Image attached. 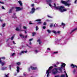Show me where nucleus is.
<instances>
[{
    "label": "nucleus",
    "instance_id": "nucleus-42",
    "mask_svg": "<svg viewBox=\"0 0 77 77\" xmlns=\"http://www.w3.org/2000/svg\"><path fill=\"white\" fill-rule=\"evenodd\" d=\"M34 4H32V5H31V7H34Z\"/></svg>",
    "mask_w": 77,
    "mask_h": 77
},
{
    "label": "nucleus",
    "instance_id": "nucleus-5",
    "mask_svg": "<svg viewBox=\"0 0 77 77\" xmlns=\"http://www.w3.org/2000/svg\"><path fill=\"white\" fill-rule=\"evenodd\" d=\"M64 66H66V64L64 63H63L61 65V67L59 68V70L61 72V73H62L63 72L62 69H63V67H64Z\"/></svg>",
    "mask_w": 77,
    "mask_h": 77
},
{
    "label": "nucleus",
    "instance_id": "nucleus-26",
    "mask_svg": "<svg viewBox=\"0 0 77 77\" xmlns=\"http://www.w3.org/2000/svg\"><path fill=\"white\" fill-rule=\"evenodd\" d=\"M52 32L54 33L55 34H57V32L55 31H52Z\"/></svg>",
    "mask_w": 77,
    "mask_h": 77
},
{
    "label": "nucleus",
    "instance_id": "nucleus-40",
    "mask_svg": "<svg viewBox=\"0 0 77 77\" xmlns=\"http://www.w3.org/2000/svg\"><path fill=\"white\" fill-rule=\"evenodd\" d=\"M27 46H28V47H29L30 48H32V47H30V46H29L28 44H26Z\"/></svg>",
    "mask_w": 77,
    "mask_h": 77
},
{
    "label": "nucleus",
    "instance_id": "nucleus-23",
    "mask_svg": "<svg viewBox=\"0 0 77 77\" xmlns=\"http://www.w3.org/2000/svg\"><path fill=\"white\" fill-rule=\"evenodd\" d=\"M53 26V23H51L50 25V28H52V27Z\"/></svg>",
    "mask_w": 77,
    "mask_h": 77
},
{
    "label": "nucleus",
    "instance_id": "nucleus-30",
    "mask_svg": "<svg viewBox=\"0 0 77 77\" xmlns=\"http://www.w3.org/2000/svg\"><path fill=\"white\" fill-rule=\"evenodd\" d=\"M20 36H21V37L22 36V37L23 38H24V35H21V34H20Z\"/></svg>",
    "mask_w": 77,
    "mask_h": 77
},
{
    "label": "nucleus",
    "instance_id": "nucleus-10",
    "mask_svg": "<svg viewBox=\"0 0 77 77\" xmlns=\"http://www.w3.org/2000/svg\"><path fill=\"white\" fill-rule=\"evenodd\" d=\"M41 19H37L35 21L36 22H38V23L41 24L42 23V22L41 21Z\"/></svg>",
    "mask_w": 77,
    "mask_h": 77
},
{
    "label": "nucleus",
    "instance_id": "nucleus-6",
    "mask_svg": "<svg viewBox=\"0 0 77 77\" xmlns=\"http://www.w3.org/2000/svg\"><path fill=\"white\" fill-rule=\"evenodd\" d=\"M52 73L54 74V75H55L58 72V68H54L52 70Z\"/></svg>",
    "mask_w": 77,
    "mask_h": 77
},
{
    "label": "nucleus",
    "instance_id": "nucleus-49",
    "mask_svg": "<svg viewBox=\"0 0 77 77\" xmlns=\"http://www.w3.org/2000/svg\"><path fill=\"white\" fill-rule=\"evenodd\" d=\"M13 44H16V43H15V41H13Z\"/></svg>",
    "mask_w": 77,
    "mask_h": 77
},
{
    "label": "nucleus",
    "instance_id": "nucleus-31",
    "mask_svg": "<svg viewBox=\"0 0 77 77\" xmlns=\"http://www.w3.org/2000/svg\"><path fill=\"white\" fill-rule=\"evenodd\" d=\"M58 53V51H55V52H54L53 53L54 54H56Z\"/></svg>",
    "mask_w": 77,
    "mask_h": 77
},
{
    "label": "nucleus",
    "instance_id": "nucleus-52",
    "mask_svg": "<svg viewBox=\"0 0 77 77\" xmlns=\"http://www.w3.org/2000/svg\"><path fill=\"white\" fill-rule=\"evenodd\" d=\"M56 25H57V24H55L54 25V28L55 27V26H56ZM55 25H56V26H55Z\"/></svg>",
    "mask_w": 77,
    "mask_h": 77
},
{
    "label": "nucleus",
    "instance_id": "nucleus-41",
    "mask_svg": "<svg viewBox=\"0 0 77 77\" xmlns=\"http://www.w3.org/2000/svg\"><path fill=\"white\" fill-rule=\"evenodd\" d=\"M54 67H57V65H56V64H54Z\"/></svg>",
    "mask_w": 77,
    "mask_h": 77
},
{
    "label": "nucleus",
    "instance_id": "nucleus-64",
    "mask_svg": "<svg viewBox=\"0 0 77 77\" xmlns=\"http://www.w3.org/2000/svg\"><path fill=\"white\" fill-rule=\"evenodd\" d=\"M0 34L1 35H2V33H0Z\"/></svg>",
    "mask_w": 77,
    "mask_h": 77
},
{
    "label": "nucleus",
    "instance_id": "nucleus-39",
    "mask_svg": "<svg viewBox=\"0 0 77 77\" xmlns=\"http://www.w3.org/2000/svg\"><path fill=\"white\" fill-rule=\"evenodd\" d=\"M2 9H3L4 10L5 9V7H4V6H2Z\"/></svg>",
    "mask_w": 77,
    "mask_h": 77
},
{
    "label": "nucleus",
    "instance_id": "nucleus-25",
    "mask_svg": "<svg viewBox=\"0 0 77 77\" xmlns=\"http://www.w3.org/2000/svg\"><path fill=\"white\" fill-rule=\"evenodd\" d=\"M36 33H35V32H32V36H35V35Z\"/></svg>",
    "mask_w": 77,
    "mask_h": 77
},
{
    "label": "nucleus",
    "instance_id": "nucleus-2",
    "mask_svg": "<svg viewBox=\"0 0 77 77\" xmlns=\"http://www.w3.org/2000/svg\"><path fill=\"white\" fill-rule=\"evenodd\" d=\"M69 0H68L67 1H63V0H62V1H61V3L62 4H65L66 6H67L68 7H69L70 5H71V4H69V3H68V2H69Z\"/></svg>",
    "mask_w": 77,
    "mask_h": 77
},
{
    "label": "nucleus",
    "instance_id": "nucleus-33",
    "mask_svg": "<svg viewBox=\"0 0 77 77\" xmlns=\"http://www.w3.org/2000/svg\"><path fill=\"white\" fill-rule=\"evenodd\" d=\"M5 23H4L3 24V25H2V27H5Z\"/></svg>",
    "mask_w": 77,
    "mask_h": 77
},
{
    "label": "nucleus",
    "instance_id": "nucleus-58",
    "mask_svg": "<svg viewBox=\"0 0 77 77\" xmlns=\"http://www.w3.org/2000/svg\"><path fill=\"white\" fill-rule=\"evenodd\" d=\"M48 17H51V16H50L49 15H48Z\"/></svg>",
    "mask_w": 77,
    "mask_h": 77
},
{
    "label": "nucleus",
    "instance_id": "nucleus-56",
    "mask_svg": "<svg viewBox=\"0 0 77 77\" xmlns=\"http://www.w3.org/2000/svg\"><path fill=\"white\" fill-rule=\"evenodd\" d=\"M55 77H59V75L55 76Z\"/></svg>",
    "mask_w": 77,
    "mask_h": 77
},
{
    "label": "nucleus",
    "instance_id": "nucleus-9",
    "mask_svg": "<svg viewBox=\"0 0 77 77\" xmlns=\"http://www.w3.org/2000/svg\"><path fill=\"white\" fill-rule=\"evenodd\" d=\"M16 11H19L23 9L22 8H20L19 7H16Z\"/></svg>",
    "mask_w": 77,
    "mask_h": 77
},
{
    "label": "nucleus",
    "instance_id": "nucleus-27",
    "mask_svg": "<svg viewBox=\"0 0 77 77\" xmlns=\"http://www.w3.org/2000/svg\"><path fill=\"white\" fill-rule=\"evenodd\" d=\"M60 77H65V75L63 74V75H61Z\"/></svg>",
    "mask_w": 77,
    "mask_h": 77
},
{
    "label": "nucleus",
    "instance_id": "nucleus-50",
    "mask_svg": "<svg viewBox=\"0 0 77 77\" xmlns=\"http://www.w3.org/2000/svg\"><path fill=\"white\" fill-rule=\"evenodd\" d=\"M42 28L43 29H45L46 27V26H43Z\"/></svg>",
    "mask_w": 77,
    "mask_h": 77
},
{
    "label": "nucleus",
    "instance_id": "nucleus-14",
    "mask_svg": "<svg viewBox=\"0 0 77 77\" xmlns=\"http://www.w3.org/2000/svg\"><path fill=\"white\" fill-rule=\"evenodd\" d=\"M7 67H2L1 68L2 70V71H4V70H6L7 69Z\"/></svg>",
    "mask_w": 77,
    "mask_h": 77
},
{
    "label": "nucleus",
    "instance_id": "nucleus-22",
    "mask_svg": "<svg viewBox=\"0 0 77 77\" xmlns=\"http://www.w3.org/2000/svg\"><path fill=\"white\" fill-rule=\"evenodd\" d=\"M76 71V69H75L73 70V74H75Z\"/></svg>",
    "mask_w": 77,
    "mask_h": 77
},
{
    "label": "nucleus",
    "instance_id": "nucleus-36",
    "mask_svg": "<svg viewBox=\"0 0 77 77\" xmlns=\"http://www.w3.org/2000/svg\"><path fill=\"white\" fill-rule=\"evenodd\" d=\"M15 54V53H13L12 54V56H14Z\"/></svg>",
    "mask_w": 77,
    "mask_h": 77
},
{
    "label": "nucleus",
    "instance_id": "nucleus-38",
    "mask_svg": "<svg viewBox=\"0 0 77 77\" xmlns=\"http://www.w3.org/2000/svg\"><path fill=\"white\" fill-rule=\"evenodd\" d=\"M14 38V36H12V37H11V40H13V39Z\"/></svg>",
    "mask_w": 77,
    "mask_h": 77
},
{
    "label": "nucleus",
    "instance_id": "nucleus-48",
    "mask_svg": "<svg viewBox=\"0 0 77 77\" xmlns=\"http://www.w3.org/2000/svg\"><path fill=\"white\" fill-rule=\"evenodd\" d=\"M0 21H1V22H2L3 21V20H2L1 19V17H0Z\"/></svg>",
    "mask_w": 77,
    "mask_h": 77
},
{
    "label": "nucleus",
    "instance_id": "nucleus-1",
    "mask_svg": "<svg viewBox=\"0 0 77 77\" xmlns=\"http://www.w3.org/2000/svg\"><path fill=\"white\" fill-rule=\"evenodd\" d=\"M58 9L60 10L61 12L63 13L64 11H66L67 10L66 8H64L65 7L64 6H60V7H58Z\"/></svg>",
    "mask_w": 77,
    "mask_h": 77
},
{
    "label": "nucleus",
    "instance_id": "nucleus-47",
    "mask_svg": "<svg viewBox=\"0 0 77 77\" xmlns=\"http://www.w3.org/2000/svg\"><path fill=\"white\" fill-rule=\"evenodd\" d=\"M9 68H10V69H11V65H10L9 66Z\"/></svg>",
    "mask_w": 77,
    "mask_h": 77
},
{
    "label": "nucleus",
    "instance_id": "nucleus-53",
    "mask_svg": "<svg viewBox=\"0 0 77 77\" xmlns=\"http://www.w3.org/2000/svg\"><path fill=\"white\" fill-rule=\"evenodd\" d=\"M77 0H75V4H76V2H77Z\"/></svg>",
    "mask_w": 77,
    "mask_h": 77
},
{
    "label": "nucleus",
    "instance_id": "nucleus-4",
    "mask_svg": "<svg viewBox=\"0 0 77 77\" xmlns=\"http://www.w3.org/2000/svg\"><path fill=\"white\" fill-rule=\"evenodd\" d=\"M53 66H50L48 70H47L46 73H47V77H49V73L50 72V71H51L52 69H53Z\"/></svg>",
    "mask_w": 77,
    "mask_h": 77
},
{
    "label": "nucleus",
    "instance_id": "nucleus-11",
    "mask_svg": "<svg viewBox=\"0 0 77 77\" xmlns=\"http://www.w3.org/2000/svg\"><path fill=\"white\" fill-rule=\"evenodd\" d=\"M28 52V51L27 50H26V51H22L20 53V55H21L22 54V53H27Z\"/></svg>",
    "mask_w": 77,
    "mask_h": 77
},
{
    "label": "nucleus",
    "instance_id": "nucleus-20",
    "mask_svg": "<svg viewBox=\"0 0 77 77\" xmlns=\"http://www.w3.org/2000/svg\"><path fill=\"white\" fill-rule=\"evenodd\" d=\"M54 7H55V8H56V9H58V7H56V4L55 3H54Z\"/></svg>",
    "mask_w": 77,
    "mask_h": 77
},
{
    "label": "nucleus",
    "instance_id": "nucleus-3",
    "mask_svg": "<svg viewBox=\"0 0 77 77\" xmlns=\"http://www.w3.org/2000/svg\"><path fill=\"white\" fill-rule=\"evenodd\" d=\"M6 59L5 57H0V63L1 64L2 66H4L5 64H6V62H2V59L3 60H5Z\"/></svg>",
    "mask_w": 77,
    "mask_h": 77
},
{
    "label": "nucleus",
    "instance_id": "nucleus-35",
    "mask_svg": "<svg viewBox=\"0 0 77 77\" xmlns=\"http://www.w3.org/2000/svg\"><path fill=\"white\" fill-rule=\"evenodd\" d=\"M47 31L48 32V33H51V31H50V30H49V29H48V30H47Z\"/></svg>",
    "mask_w": 77,
    "mask_h": 77
},
{
    "label": "nucleus",
    "instance_id": "nucleus-13",
    "mask_svg": "<svg viewBox=\"0 0 77 77\" xmlns=\"http://www.w3.org/2000/svg\"><path fill=\"white\" fill-rule=\"evenodd\" d=\"M30 68L32 69V70H36V69H37V67H33L32 66H30Z\"/></svg>",
    "mask_w": 77,
    "mask_h": 77
},
{
    "label": "nucleus",
    "instance_id": "nucleus-32",
    "mask_svg": "<svg viewBox=\"0 0 77 77\" xmlns=\"http://www.w3.org/2000/svg\"><path fill=\"white\" fill-rule=\"evenodd\" d=\"M5 77H9V76H8V74H7V75H5Z\"/></svg>",
    "mask_w": 77,
    "mask_h": 77
},
{
    "label": "nucleus",
    "instance_id": "nucleus-34",
    "mask_svg": "<svg viewBox=\"0 0 77 77\" xmlns=\"http://www.w3.org/2000/svg\"><path fill=\"white\" fill-rule=\"evenodd\" d=\"M35 53H38V51L37 50H35Z\"/></svg>",
    "mask_w": 77,
    "mask_h": 77
},
{
    "label": "nucleus",
    "instance_id": "nucleus-37",
    "mask_svg": "<svg viewBox=\"0 0 77 77\" xmlns=\"http://www.w3.org/2000/svg\"><path fill=\"white\" fill-rule=\"evenodd\" d=\"M23 28L24 29H27V28L26 26H23Z\"/></svg>",
    "mask_w": 77,
    "mask_h": 77
},
{
    "label": "nucleus",
    "instance_id": "nucleus-55",
    "mask_svg": "<svg viewBox=\"0 0 77 77\" xmlns=\"http://www.w3.org/2000/svg\"><path fill=\"white\" fill-rule=\"evenodd\" d=\"M47 50H50L51 49L50 48H47Z\"/></svg>",
    "mask_w": 77,
    "mask_h": 77
},
{
    "label": "nucleus",
    "instance_id": "nucleus-18",
    "mask_svg": "<svg viewBox=\"0 0 77 77\" xmlns=\"http://www.w3.org/2000/svg\"><path fill=\"white\" fill-rule=\"evenodd\" d=\"M77 30V28H75V29H73V30H72V31H71V32H70V34H71V33H72V32H74L75 31V30Z\"/></svg>",
    "mask_w": 77,
    "mask_h": 77
},
{
    "label": "nucleus",
    "instance_id": "nucleus-15",
    "mask_svg": "<svg viewBox=\"0 0 77 77\" xmlns=\"http://www.w3.org/2000/svg\"><path fill=\"white\" fill-rule=\"evenodd\" d=\"M17 72H19V71H20V67L19 66H17Z\"/></svg>",
    "mask_w": 77,
    "mask_h": 77
},
{
    "label": "nucleus",
    "instance_id": "nucleus-46",
    "mask_svg": "<svg viewBox=\"0 0 77 77\" xmlns=\"http://www.w3.org/2000/svg\"><path fill=\"white\" fill-rule=\"evenodd\" d=\"M0 3H1V4H4V2L2 1H0Z\"/></svg>",
    "mask_w": 77,
    "mask_h": 77
},
{
    "label": "nucleus",
    "instance_id": "nucleus-19",
    "mask_svg": "<svg viewBox=\"0 0 77 77\" xmlns=\"http://www.w3.org/2000/svg\"><path fill=\"white\" fill-rule=\"evenodd\" d=\"M16 31H23V30H20V29H19L18 28V27H17L16 28Z\"/></svg>",
    "mask_w": 77,
    "mask_h": 77
},
{
    "label": "nucleus",
    "instance_id": "nucleus-61",
    "mask_svg": "<svg viewBox=\"0 0 77 77\" xmlns=\"http://www.w3.org/2000/svg\"><path fill=\"white\" fill-rule=\"evenodd\" d=\"M9 40V39H8L7 40V42L8 41V40Z\"/></svg>",
    "mask_w": 77,
    "mask_h": 77
},
{
    "label": "nucleus",
    "instance_id": "nucleus-59",
    "mask_svg": "<svg viewBox=\"0 0 77 77\" xmlns=\"http://www.w3.org/2000/svg\"><path fill=\"white\" fill-rule=\"evenodd\" d=\"M27 35H26L25 36V38H27Z\"/></svg>",
    "mask_w": 77,
    "mask_h": 77
},
{
    "label": "nucleus",
    "instance_id": "nucleus-62",
    "mask_svg": "<svg viewBox=\"0 0 77 77\" xmlns=\"http://www.w3.org/2000/svg\"><path fill=\"white\" fill-rule=\"evenodd\" d=\"M57 33H60V31H58Z\"/></svg>",
    "mask_w": 77,
    "mask_h": 77
},
{
    "label": "nucleus",
    "instance_id": "nucleus-24",
    "mask_svg": "<svg viewBox=\"0 0 77 77\" xmlns=\"http://www.w3.org/2000/svg\"><path fill=\"white\" fill-rule=\"evenodd\" d=\"M40 41V39H38L37 41V42H39V44H41V42Z\"/></svg>",
    "mask_w": 77,
    "mask_h": 77
},
{
    "label": "nucleus",
    "instance_id": "nucleus-16",
    "mask_svg": "<svg viewBox=\"0 0 77 77\" xmlns=\"http://www.w3.org/2000/svg\"><path fill=\"white\" fill-rule=\"evenodd\" d=\"M14 7H12V8H11L10 9V10L9 11V13H11L12 12V10H13V9H14Z\"/></svg>",
    "mask_w": 77,
    "mask_h": 77
},
{
    "label": "nucleus",
    "instance_id": "nucleus-54",
    "mask_svg": "<svg viewBox=\"0 0 77 77\" xmlns=\"http://www.w3.org/2000/svg\"><path fill=\"white\" fill-rule=\"evenodd\" d=\"M39 7H38L37 8H36L35 10H38V9H39Z\"/></svg>",
    "mask_w": 77,
    "mask_h": 77
},
{
    "label": "nucleus",
    "instance_id": "nucleus-8",
    "mask_svg": "<svg viewBox=\"0 0 77 77\" xmlns=\"http://www.w3.org/2000/svg\"><path fill=\"white\" fill-rule=\"evenodd\" d=\"M36 10V9L34 7H33V8H32V11H30V13L32 14L34 13H35V11Z\"/></svg>",
    "mask_w": 77,
    "mask_h": 77
},
{
    "label": "nucleus",
    "instance_id": "nucleus-12",
    "mask_svg": "<svg viewBox=\"0 0 77 77\" xmlns=\"http://www.w3.org/2000/svg\"><path fill=\"white\" fill-rule=\"evenodd\" d=\"M71 66H72V68H74L75 67H76V68H77V65H74V64H73L72 63V64L71 65Z\"/></svg>",
    "mask_w": 77,
    "mask_h": 77
},
{
    "label": "nucleus",
    "instance_id": "nucleus-21",
    "mask_svg": "<svg viewBox=\"0 0 77 77\" xmlns=\"http://www.w3.org/2000/svg\"><path fill=\"white\" fill-rule=\"evenodd\" d=\"M16 64H17V65H21V63L20 62H17V63H16Z\"/></svg>",
    "mask_w": 77,
    "mask_h": 77
},
{
    "label": "nucleus",
    "instance_id": "nucleus-57",
    "mask_svg": "<svg viewBox=\"0 0 77 77\" xmlns=\"http://www.w3.org/2000/svg\"><path fill=\"white\" fill-rule=\"evenodd\" d=\"M59 63L58 62H57V65H59Z\"/></svg>",
    "mask_w": 77,
    "mask_h": 77
},
{
    "label": "nucleus",
    "instance_id": "nucleus-51",
    "mask_svg": "<svg viewBox=\"0 0 77 77\" xmlns=\"http://www.w3.org/2000/svg\"><path fill=\"white\" fill-rule=\"evenodd\" d=\"M66 77H68L67 75V73H66Z\"/></svg>",
    "mask_w": 77,
    "mask_h": 77
},
{
    "label": "nucleus",
    "instance_id": "nucleus-28",
    "mask_svg": "<svg viewBox=\"0 0 77 77\" xmlns=\"http://www.w3.org/2000/svg\"><path fill=\"white\" fill-rule=\"evenodd\" d=\"M62 25L63 26H65V23H62Z\"/></svg>",
    "mask_w": 77,
    "mask_h": 77
},
{
    "label": "nucleus",
    "instance_id": "nucleus-17",
    "mask_svg": "<svg viewBox=\"0 0 77 77\" xmlns=\"http://www.w3.org/2000/svg\"><path fill=\"white\" fill-rule=\"evenodd\" d=\"M19 3L20 4V5L21 6H22V5H23V4L21 2V1H18Z\"/></svg>",
    "mask_w": 77,
    "mask_h": 77
},
{
    "label": "nucleus",
    "instance_id": "nucleus-43",
    "mask_svg": "<svg viewBox=\"0 0 77 77\" xmlns=\"http://www.w3.org/2000/svg\"><path fill=\"white\" fill-rule=\"evenodd\" d=\"M29 25H32L33 24L31 22H29Z\"/></svg>",
    "mask_w": 77,
    "mask_h": 77
},
{
    "label": "nucleus",
    "instance_id": "nucleus-44",
    "mask_svg": "<svg viewBox=\"0 0 77 77\" xmlns=\"http://www.w3.org/2000/svg\"><path fill=\"white\" fill-rule=\"evenodd\" d=\"M46 25V22H44V23H43V25Z\"/></svg>",
    "mask_w": 77,
    "mask_h": 77
},
{
    "label": "nucleus",
    "instance_id": "nucleus-29",
    "mask_svg": "<svg viewBox=\"0 0 77 77\" xmlns=\"http://www.w3.org/2000/svg\"><path fill=\"white\" fill-rule=\"evenodd\" d=\"M38 29H39V28H38V26H36V31H38Z\"/></svg>",
    "mask_w": 77,
    "mask_h": 77
},
{
    "label": "nucleus",
    "instance_id": "nucleus-60",
    "mask_svg": "<svg viewBox=\"0 0 77 77\" xmlns=\"http://www.w3.org/2000/svg\"><path fill=\"white\" fill-rule=\"evenodd\" d=\"M31 44H32L31 42H29V44H30V45H31Z\"/></svg>",
    "mask_w": 77,
    "mask_h": 77
},
{
    "label": "nucleus",
    "instance_id": "nucleus-63",
    "mask_svg": "<svg viewBox=\"0 0 77 77\" xmlns=\"http://www.w3.org/2000/svg\"><path fill=\"white\" fill-rule=\"evenodd\" d=\"M16 13H14V15H15Z\"/></svg>",
    "mask_w": 77,
    "mask_h": 77
},
{
    "label": "nucleus",
    "instance_id": "nucleus-7",
    "mask_svg": "<svg viewBox=\"0 0 77 77\" xmlns=\"http://www.w3.org/2000/svg\"><path fill=\"white\" fill-rule=\"evenodd\" d=\"M52 1L51 0H46L47 3L48 4H49V5L50 7H52V5L51 4V2Z\"/></svg>",
    "mask_w": 77,
    "mask_h": 77
},
{
    "label": "nucleus",
    "instance_id": "nucleus-45",
    "mask_svg": "<svg viewBox=\"0 0 77 77\" xmlns=\"http://www.w3.org/2000/svg\"><path fill=\"white\" fill-rule=\"evenodd\" d=\"M32 39H33L32 38H31V39H29V41H32Z\"/></svg>",
    "mask_w": 77,
    "mask_h": 77
}]
</instances>
